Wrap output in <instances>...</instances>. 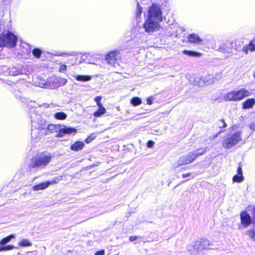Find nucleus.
Here are the masks:
<instances>
[{"mask_svg":"<svg viewBox=\"0 0 255 255\" xmlns=\"http://www.w3.org/2000/svg\"><path fill=\"white\" fill-rule=\"evenodd\" d=\"M95 255H105V251L102 250L96 252Z\"/></svg>","mask_w":255,"mask_h":255,"instance_id":"43","label":"nucleus"},{"mask_svg":"<svg viewBox=\"0 0 255 255\" xmlns=\"http://www.w3.org/2000/svg\"><path fill=\"white\" fill-rule=\"evenodd\" d=\"M254 77L255 78V72H254Z\"/></svg>","mask_w":255,"mask_h":255,"instance_id":"47","label":"nucleus"},{"mask_svg":"<svg viewBox=\"0 0 255 255\" xmlns=\"http://www.w3.org/2000/svg\"><path fill=\"white\" fill-rule=\"evenodd\" d=\"M242 140V133L238 131L225 139L223 142V146L226 148H230L235 146Z\"/></svg>","mask_w":255,"mask_h":255,"instance_id":"7","label":"nucleus"},{"mask_svg":"<svg viewBox=\"0 0 255 255\" xmlns=\"http://www.w3.org/2000/svg\"><path fill=\"white\" fill-rule=\"evenodd\" d=\"M218 79L216 77H213L212 75H208L207 76L205 77L203 80L204 81L208 83L209 84L214 83Z\"/></svg>","mask_w":255,"mask_h":255,"instance_id":"26","label":"nucleus"},{"mask_svg":"<svg viewBox=\"0 0 255 255\" xmlns=\"http://www.w3.org/2000/svg\"><path fill=\"white\" fill-rule=\"evenodd\" d=\"M119 55L120 52L119 51H112L106 55V59L109 64L115 65Z\"/></svg>","mask_w":255,"mask_h":255,"instance_id":"12","label":"nucleus"},{"mask_svg":"<svg viewBox=\"0 0 255 255\" xmlns=\"http://www.w3.org/2000/svg\"><path fill=\"white\" fill-rule=\"evenodd\" d=\"M218 51L225 54L227 57H229L232 53L231 49L227 47L225 44L221 45L218 48Z\"/></svg>","mask_w":255,"mask_h":255,"instance_id":"17","label":"nucleus"},{"mask_svg":"<svg viewBox=\"0 0 255 255\" xmlns=\"http://www.w3.org/2000/svg\"><path fill=\"white\" fill-rule=\"evenodd\" d=\"M153 100L154 99L152 97H149L147 99V104L149 105H151L153 103Z\"/></svg>","mask_w":255,"mask_h":255,"instance_id":"41","label":"nucleus"},{"mask_svg":"<svg viewBox=\"0 0 255 255\" xmlns=\"http://www.w3.org/2000/svg\"><path fill=\"white\" fill-rule=\"evenodd\" d=\"M191 176V173L190 172H189V173H185V174H183L182 176L183 178H186V177H190Z\"/></svg>","mask_w":255,"mask_h":255,"instance_id":"46","label":"nucleus"},{"mask_svg":"<svg viewBox=\"0 0 255 255\" xmlns=\"http://www.w3.org/2000/svg\"><path fill=\"white\" fill-rule=\"evenodd\" d=\"M249 50L252 52L255 51V44L253 43V41H251L248 45L243 48V51L246 54H248Z\"/></svg>","mask_w":255,"mask_h":255,"instance_id":"21","label":"nucleus"},{"mask_svg":"<svg viewBox=\"0 0 255 255\" xmlns=\"http://www.w3.org/2000/svg\"><path fill=\"white\" fill-rule=\"evenodd\" d=\"M102 99V97L101 96H97L95 98V101L96 102L97 105L98 107L103 106V105L101 103V101Z\"/></svg>","mask_w":255,"mask_h":255,"instance_id":"35","label":"nucleus"},{"mask_svg":"<svg viewBox=\"0 0 255 255\" xmlns=\"http://www.w3.org/2000/svg\"><path fill=\"white\" fill-rule=\"evenodd\" d=\"M159 22H160L159 21L154 20H151L147 18V20L143 25V27L146 32H153L158 30L159 29Z\"/></svg>","mask_w":255,"mask_h":255,"instance_id":"9","label":"nucleus"},{"mask_svg":"<svg viewBox=\"0 0 255 255\" xmlns=\"http://www.w3.org/2000/svg\"><path fill=\"white\" fill-rule=\"evenodd\" d=\"M154 144V142L152 140H149L147 143V146L148 148H151Z\"/></svg>","mask_w":255,"mask_h":255,"instance_id":"40","label":"nucleus"},{"mask_svg":"<svg viewBox=\"0 0 255 255\" xmlns=\"http://www.w3.org/2000/svg\"><path fill=\"white\" fill-rule=\"evenodd\" d=\"M250 215L252 216V219L253 220V225H255V206L250 205L247 208V210Z\"/></svg>","mask_w":255,"mask_h":255,"instance_id":"20","label":"nucleus"},{"mask_svg":"<svg viewBox=\"0 0 255 255\" xmlns=\"http://www.w3.org/2000/svg\"><path fill=\"white\" fill-rule=\"evenodd\" d=\"M84 145V142L77 141L71 145L70 149L73 151H78L82 149Z\"/></svg>","mask_w":255,"mask_h":255,"instance_id":"16","label":"nucleus"},{"mask_svg":"<svg viewBox=\"0 0 255 255\" xmlns=\"http://www.w3.org/2000/svg\"><path fill=\"white\" fill-rule=\"evenodd\" d=\"M67 66L65 64L61 65L59 67V71L60 72H64L66 70Z\"/></svg>","mask_w":255,"mask_h":255,"instance_id":"36","label":"nucleus"},{"mask_svg":"<svg viewBox=\"0 0 255 255\" xmlns=\"http://www.w3.org/2000/svg\"><path fill=\"white\" fill-rule=\"evenodd\" d=\"M244 179V177L243 176V175H236L234 176L233 178V181L235 182H238L240 183L242 182Z\"/></svg>","mask_w":255,"mask_h":255,"instance_id":"31","label":"nucleus"},{"mask_svg":"<svg viewBox=\"0 0 255 255\" xmlns=\"http://www.w3.org/2000/svg\"><path fill=\"white\" fill-rule=\"evenodd\" d=\"M130 103L134 106H137L141 103V100L138 97H134L131 99Z\"/></svg>","mask_w":255,"mask_h":255,"instance_id":"29","label":"nucleus"},{"mask_svg":"<svg viewBox=\"0 0 255 255\" xmlns=\"http://www.w3.org/2000/svg\"><path fill=\"white\" fill-rule=\"evenodd\" d=\"M30 119L32 123L31 137L34 140L40 139L49 133L57 132V136L62 137L65 134L75 133L76 129L65 126H55L49 125L47 126L45 120L41 119L39 115L35 113H31Z\"/></svg>","mask_w":255,"mask_h":255,"instance_id":"1","label":"nucleus"},{"mask_svg":"<svg viewBox=\"0 0 255 255\" xmlns=\"http://www.w3.org/2000/svg\"><path fill=\"white\" fill-rule=\"evenodd\" d=\"M250 128L252 129L253 131L255 130V124L254 123H252L249 125Z\"/></svg>","mask_w":255,"mask_h":255,"instance_id":"44","label":"nucleus"},{"mask_svg":"<svg viewBox=\"0 0 255 255\" xmlns=\"http://www.w3.org/2000/svg\"><path fill=\"white\" fill-rule=\"evenodd\" d=\"M98 110L93 114L95 117H100L102 115H104L106 112L105 108L103 106L98 107Z\"/></svg>","mask_w":255,"mask_h":255,"instance_id":"25","label":"nucleus"},{"mask_svg":"<svg viewBox=\"0 0 255 255\" xmlns=\"http://www.w3.org/2000/svg\"><path fill=\"white\" fill-rule=\"evenodd\" d=\"M54 117L58 120H64L67 118V115L63 112H57L55 114Z\"/></svg>","mask_w":255,"mask_h":255,"instance_id":"28","label":"nucleus"},{"mask_svg":"<svg viewBox=\"0 0 255 255\" xmlns=\"http://www.w3.org/2000/svg\"><path fill=\"white\" fill-rule=\"evenodd\" d=\"M255 105V99L254 98L248 99L243 104L244 109L252 108Z\"/></svg>","mask_w":255,"mask_h":255,"instance_id":"15","label":"nucleus"},{"mask_svg":"<svg viewBox=\"0 0 255 255\" xmlns=\"http://www.w3.org/2000/svg\"><path fill=\"white\" fill-rule=\"evenodd\" d=\"M251 95L250 92L245 88L227 93L224 97L225 101H239Z\"/></svg>","mask_w":255,"mask_h":255,"instance_id":"4","label":"nucleus"},{"mask_svg":"<svg viewBox=\"0 0 255 255\" xmlns=\"http://www.w3.org/2000/svg\"><path fill=\"white\" fill-rule=\"evenodd\" d=\"M15 248V247L13 245H7L6 246L0 247V252L4 251H9L13 250Z\"/></svg>","mask_w":255,"mask_h":255,"instance_id":"33","label":"nucleus"},{"mask_svg":"<svg viewBox=\"0 0 255 255\" xmlns=\"http://www.w3.org/2000/svg\"><path fill=\"white\" fill-rule=\"evenodd\" d=\"M237 172H238V174H239V175H243L242 168L241 167L239 166L238 168Z\"/></svg>","mask_w":255,"mask_h":255,"instance_id":"45","label":"nucleus"},{"mask_svg":"<svg viewBox=\"0 0 255 255\" xmlns=\"http://www.w3.org/2000/svg\"><path fill=\"white\" fill-rule=\"evenodd\" d=\"M74 77L77 81L81 82H86L90 81L92 79V77L88 75H74Z\"/></svg>","mask_w":255,"mask_h":255,"instance_id":"18","label":"nucleus"},{"mask_svg":"<svg viewBox=\"0 0 255 255\" xmlns=\"http://www.w3.org/2000/svg\"><path fill=\"white\" fill-rule=\"evenodd\" d=\"M210 245L207 239L197 241L187 247V250L193 255L197 254L199 251L206 249Z\"/></svg>","mask_w":255,"mask_h":255,"instance_id":"6","label":"nucleus"},{"mask_svg":"<svg viewBox=\"0 0 255 255\" xmlns=\"http://www.w3.org/2000/svg\"><path fill=\"white\" fill-rule=\"evenodd\" d=\"M67 82V80L64 78L57 77L54 80V85L51 86V87L58 88L60 86H64Z\"/></svg>","mask_w":255,"mask_h":255,"instance_id":"14","label":"nucleus"},{"mask_svg":"<svg viewBox=\"0 0 255 255\" xmlns=\"http://www.w3.org/2000/svg\"><path fill=\"white\" fill-rule=\"evenodd\" d=\"M188 41L190 43L199 44L202 40L197 34L191 33L188 36Z\"/></svg>","mask_w":255,"mask_h":255,"instance_id":"13","label":"nucleus"},{"mask_svg":"<svg viewBox=\"0 0 255 255\" xmlns=\"http://www.w3.org/2000/svg\"><path fill=\"white\" fill-rule=\"evenodd\" d=\"M15 238V235L11 234L8 236L6 237L5 238H3L0 241V245L1 246H4L7 243H9L11 239H14Z\"/></svg>","mask_w":255,"mask_h":255,"instance_id":"23","label":"nucleus"},{"mask_svg":"<svg viewBox=\"0 0 255 255\" xmlns=\"http://www.w3.org/2000/svg\"><path fill=\"white\" fill-rule=\"evenodd\" d=\"M33 55L36 58H39L40 57L41 54V51L40 49L38 48H34L32 50Z\"/></svg>","mask_w":255,"mask_h":255,"instance_id":"34","label":"nucleus"},{"mask_svg":"<svg viewBox=\"0 0 255 255\" xmlns=\"http://www.w3.org/2000/svg\"><path fill=\"white\" fill-rule=\"evenodd\" d=\"M22 74L21 70L15 67L9 68V74L12 76H16Z\"/></svg>","mask_w":255,"mask_h":255,"instance_id":"24","label":"nucleus"},{"mask_svg":"<svg viewBox=\"0 0 255 255\" xmlns=\"http://www.w3.org/2000/svg\"><path fill=\"white\" fill-rule=\"evenodd\" d=\"M17 37L10 31H4L0 34V47H14L16 44Z\"/></svg>","mask_w":255,"mask_h":255,"instance_id":"5","label":"nucleus"},{"mask_svg":"<svg viewBox=\"0 0 255 255\" xmlns=\"http://www.w3.org/2000/svg\"><path fill=\"white\" fill-rule=\"evenodd\" d=\"M227 126V125L225 122L224 120L223 119H222L220 121V124H219V127L220 128H226Z\"/></svg>","mask_w":255,"mask_h":255,"instance_id":"37","label":"nucleus"},{"mask_svg":"<svg viewBox=\"0 0 255 255\" xmlns=\"http://www.w3.org/2000/svg\"><path fill=\"white\" fill-rule=\"evenodd\" d=\"M148 19L159 22L162 21V10L160 7L156 4H153L149 8Z\"/></svg>","mask_w":255,"mask_h":255,"instance_id":"8","label":"nucleus"},{"mask_svg":"<svg viewBox=\"0 0 255 255\" xmlns=\"http://www.w3.org/2000/svg\"><path fill=\"white\" fill-rule=\"evenodd\" d=\"M38 81L36 83V85L41 88H47L50 87L49 82L42 78H38Z\"/></svg>","mask_w":255,"mask_h":255,"instance_id":"19","label":"nucleus"},{"mask_svg":"<svg viewBox=\"0 0 255 255\" xmlns=\"http://www.w3.org/2000/svg\"><path fill=\"white\" fill-rule=\"evenodd\" d=\"M183 53L188 56L192 57H199L201 55L199 52L190 50H184Z\"/></svg>","mask_w":255,"mask_h":255,"instance_id":"27","label":"nucleus"},{"mask_svg":"<svg viewBox=\"0 0 255 255\" xmlns=\"http://www.w3.org/2000/svg\"><path fill=\"white\" fill-rule=\"evenodd\" d=\"M50 154L41 153L33 157L29 164V166L32 168L42 169L44 168L51 161Z\"/></svg>","mask_w":255,"mask_h":255,"instance_id":"3","label":"nucleus"},{"mask_svg":"<svg viewBox=\"0 0 255 255\" xmlns=\"http://www.w3.org/2000/svg\"><path fill=\"white\" fill-rule=\"evenodd\" d=\"M206 151L207 147H203L190 152L187 154L181 156L176 162L174 163L173 166L174 168H176L180 166L190 164L195 160L198 156L206 153Z\"/></svg>","mask_w":255,"mask_h":255,"instance_id":"2","label":"nucleus"},{"mask_svg":"<svg viewBox=\"0 0 255 255\" xmlns=\"http://www.w3.org/2000/svg\"><path fill=\"white\" fill-rule=\"evenodd\" d=\"M240 219L242 226L247 228L252 224H253V220L247 211H244L240 213Z\"/></svg>","mask_w":255,"mask_h":255,"instance_id":"10","label":"nucleus"},{"mask_svg":"<svg viewBox=\"0 0 255 255\" xmlns=\"http://www.w3.org/2000/svg\"><path fill=\"white\" fill-rule=\"evenodd\" d=\"M18 245L20 247H25L31 246L32 244L26 239H22L20 242H19Z\"/></svg>","mask_w":255,"mask_h":255,"instance_id":"30","label":"nucleus"},{"mask_svg":"<svg viewBox=\"0 0 255 255\" xmlns=\"http://www.w3.org/2000/svg\"><path fill=\"white\" fill-rule=\"evenodd\" d=\"M142 7L139 6V4L137 3V10L136 12V20H139V18H140V15L142 13Z\"/></svg>","mask_w":255,"mask_h":255,"instance_id":"32","label":"nucleus"},{"mask_svg":"<svg viewBox=\"0 0 255 255\" xmlns=\"http://www.w3.org/2000/svg\"><path fill=\"white\" fill-rule=\"evenodd\" d=\"M253 228L250 229L246 232V235L255 242V225Z\"/></svg>","mask_w":255,"mask_h":255,"instance_id":"22","label":"nucleus"},{"mask_svg":"<svg viewBox=\"0 0 255 255\" xmlns=\"http://www.w3.org/2000/svg\"><path fill=\"white\" fill-rule=\"evenodd\" d=\"M94 138L95 136H93V135L92 134L91 135H90L86 139L85 141L86 142V143H90L94 139Z\"/></svg>","mask_w":255,"mask_h":255,"instance_id":"38","label":"nucleus"},{"mask_svg":"<svg viewBox=\"0 0 255 255\" xmlns=\"http://www.w3.org/2000/svg\"><path fill=\"white\" fill-rule=\"evenodd\" d=\"M75 54V53L74 52H70L69 53H58V54H57V55H58V56H62L63 55H68V56H73V55H74Z\"/></svg>","mask_w":255,"mask_h":255,"instance_id":"39","label":"nucleus"},{"mask_svg":"<svg viewBox=\"0 0 255 255\" xmlns=\"http://www.w3.org/2000/svg\"><path fill=\"white\" fill-rule=\"evenodd\" d=\"M138 238H139V237H137V236H130L129 237V240L130 242H133V241H135Z\"/></svg>","mask_w":255,"mask_h":255,"instance_id":"42","label":"nucleus"},{"mask_svg":"<svg viewBox=\"0 0 255 255\" xmlns=\"http://www.w3.org/2000/svg\"><path fill=\"white\" fill-rule=\"evenodd\" d=\"M62 179V176H58L54 178L52 180L41 183L39 184L34 185L32 189L34 191H38L40 190H44L47 188L49 185L58 183Z\"/></svg>","mask_w":255,"mask_h":255,"instance_id":"11","label":"nucleus"}]
</instances>
